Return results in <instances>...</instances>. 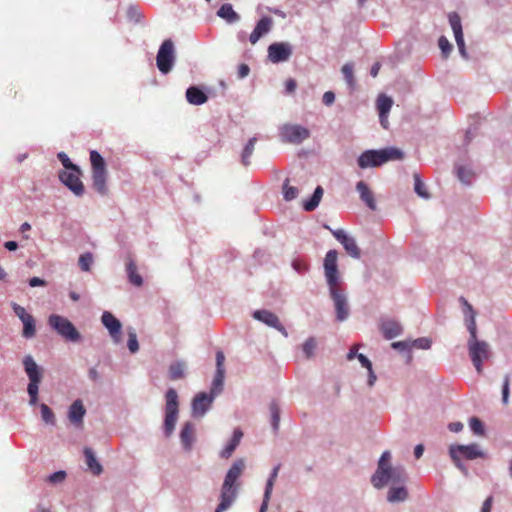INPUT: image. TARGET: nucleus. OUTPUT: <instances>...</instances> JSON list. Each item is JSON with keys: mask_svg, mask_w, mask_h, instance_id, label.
<instances>
[{"mask_svg": "<svg viewBox=\"0 0 512 512\" xmlns=\"http://www.w3.org/2000/svg\"><path fill=\"white\" fill-rule=\"evenodd\" d=\"M127 345H128V349L130 350L131 353H136L139 350L137 335L133 330L129 331V333H128Z\"/></svg>", "mask_w": 512, "mask_h": 512, "instance_id": "8fccbe9b", "label": "nucleus"}, {"mask_svg": "<svg viewBox=\"0 0 512 512\" xmlns=\"http://www.w3.org/2000/svg\"><path fill=\"white\" fill-rule=\"evenodd\" d=\"M461 301L469 313V319L467 320V328L470 333L468 340L469 355L477 372L482 373V362L489 357V346L485 341H479L477 339L476 315L473 307L466 299L461 298Z\"/></svg>", "mask_w": 512, "mask_h": 512, "instance_id": "f257e3e1", "label": "nucleus"}, {"mask_svg": "<svg viewBox=\"0 0 512 512\" xmlns=\"http://www.w3.org/2000/svg\"><path fill=\"white\" fill-rule=\"evenodd\" d=\"M411 346H415L420 349H429L431 346V341L428 338L422 337L414 340Z\"/></svg>", "mask_w": 512, "mask_h": 512, "instance_id": "864d4df0", "label": "nucleus"}, {"mask_svg": "<svg viewBox=\"0 0 512 512\" xmlns=\"http://www.w3.org/2000/svg\"><path fill=\"white\" fill-rule=\"evenodd\" d=\"M357 358H358L359 362L361 363V365L363 367L367 368V370H371L372 369L371 361L365 355L358 354Z\"/></svg>", "mask_w": 512, "mask_h": 512, "instance_id": "0e129e2a", "label": "nucleus"}, {"mask_svg": "<svg viewBox=\"0 0 512 512\" xmlns=\"http://www.w3.org/2000/svg\"><path fill=\"white\" fill-rule=\"evenodd\" d=\"M23 365L25 372L29 378V383L27 387V392L30 397L29 403L30 405H36V403L38 402V391L39 384L41 383L42 380V372L31 355L25 356V358L23 359Z\"/></svg>", "mask_w": 512, "mask_h": 512, "instance_id": "39448f33", "label": "nucleus"}, {"mask_svg": "<svg viewBox=\"0 0 512 512\" xmlns=\"http://www.w3.org/2000/svg\"><path fill=\"white\" fill-rule=\"evenodd\" d=\"M492 505H493V496H489L483 502V505L481 507V512H491Z\"/></svg>", "mask_w": 512, "mask_h": 512, "instance_id": "680f3d73", "label": "nucleus"}, {"mask_svg": "<svg viewBox=\"0 0 512 512\" xmlns=\"http://www.w3.org/2000/svg\"><path fill=\"white\" fill-rule=\"evenodd\" d=\"M93 263V256L90 253L82 254L79 257V266L83 271H89Z\"/></svg>", "mask_w": 512, "mask_h": 512, "instance_id": "de8ad7c7", "label": "nucleus"}, {"mask_svg": "<svg viewBox=\"0 0 512 512\" xmlns=\"http://www.w3.org/2000/svg\"><path fill=\"white\" fill-rule=\"evenodd\" d=\"M356 190L359 193L360 199L367 205L371 210H376V201L374 194L369 186L364 181H359L356 184Z\"/></svg>", "mask_w": 512, "mask_h": 512, "instance_id": "4be33fe9", "label": "nucleus"}, {"mask_svg": "<svg viewBox=\"0 0 512 512\" xmlns=\"http://www.w3.org/2000/svg\"><path fill=\"white\" fill-rule=\"evenodd\" d=\"M449 455L454 465L464 474H467V468L462 463L461 459L465 458L467 460H474L477 458H482L484 453L480 450L479 445L475 443L470 445L453 444L449 448Z\"/></svg>", "mask_w": 512, "mask_h": 512, "instance_id": "20e7f679", "label": "nucleus"}, {"mask_svg": "<svg viewBox=\"0 0 512 512\" xmlns=\"http://www.w3.org/2000/svg\"><path fill=\"white\" fill-rule=\"evenodd\" d=\"M217 15L229 23L236 22L239 19V15L233 10L232 5L227 3L220 7Z\"/></svg>", "mask_w": 512, "mask_h": 512, "instance_id": "2f4dec72", "label": "nucleus"}, {"mask_svg": "<svg viewBox=\"0 0 512 512\" xmlns=\"http://www.w3.org/2000/svg\"><path fill=\"white\" fill-rule=\"evenodd\" d=\"M403 158L401 150L390 147L381 150H367L358 158V165L362 169L368 167H378L390 160H399Z\"/></svg>", "mask_w": 512, "mask_h": 512, "instance_id": "7ed1b4c3", "label": "nucleus"}, {"mask_svg": "<svg viewBox=\"0 0 512 512\" xmlns=\"http://www.w3.org/2000/svg\"><path fill=\"white\" fill-rule=\"evenodd\" d=\"M225 356L222 351L216 353V371H225L224 369Z\"/></svg>", "mask_w": 512, "mask_h": 512, "instance_id": "13d9d810", "label": "nucleus"}, {"mask_svg": "<svg viewBox=\"0 0 512 512\" xmlns=\"http://www.w3.org/2000/svg\"><path fill=\"white\" fill-rule=\"evenodd\" d=\"M322 196H323V189L321 186H318L315 189L311 198L308 201L304 202V204H303L304 210L307 212H311V211L315 210L317 208V206L319 205Z\"/></svg>", "mask_w": 512, "mask_h": 512, "instance_id": "7c9ffc66", "label": "nucleus"}, {"mask_svg": "<svg viewBox=\"0 0 512 512\" xmlns=\"http://www.w3.org/2000/svg\"><path fill=\"white\" fill-rule=\"evenodd\" d=\"M181 442L186 450H190L195 439V427L192 423L186 422L180 433Z\"/></svg>", "mask_w": 512, "mask_h": 512, "instance_id": "a878e982", "label": "nucleus"}, {"mask_svg": "<svg viewBox=\"0 0 512 512\" xmlns=\"http://www.w3.org/2000/svg\"><path fill=\"white\" fill-rule=\"evenodd\" d=\"M214 397L206 393H199L192 402V414L195 417H202L210 408Z\"/></svg>", "mask_w": 512, "mask_h": 512, "instance_id": "dca6fc26", "label": "nucleus"}, {"mask_svg": "<svg viewBox=\"0 0 512 512\" xmlns=\"http://www.w3.org/2000/svg\"><path fill=\"white\" fill-rule=\"evenodd\" d=\"M92 171H107L103 157L95 150L90 152Z\"/></svg>", "mask_w": 512, "mask_h": 512, "instance_id": "f704fd0d", "label": "nucleus"}, {"mask_svg": "<svg viewBox=\"0 0 512 512\" xmlns=\"http://www.w3.org/2000/svg\"><path fill=\"white\" fill-rule=\"evenodd\" d=\"M40 410H41V416H42L43 421L47 424L54 425L56 422V419H55V415H54L53 411L50 409V407L43 403L40 405Z\"/></svg>", "mask_w": 512, "mask_h": 512, "instance_id": "79ce46f5", "label": "nucleus"}, {"mask_svg": "<svg viewBox=\"0 0 512 512\" xmlns=\"http://www.w3.org/2000/svg\"><path fill=\"white\" fill-rule=\"evenodd\" d=\"M414 181H415V192L422 198L428 199L430 195L425 189V185L422 182L420 176L418 174H414Z\"/></svg>", "mask_w": 512, "mask_h": 512, "instance_id": "c03bdc74", "label": "nucleus"}, {"mask_svg": "<svg viewBox=\"0 0 512 512\" xmlns=\"http://www.w3.org/2000/svg\"><path fill=\"white\" fill-rule=\"evenodd\" d=\"M58 158L66 169L77 170L78 167L71 162L69 157L64 152L59 153Z\"/></svg>", "mask_w": 512, "mask_h": 512, "instance_id": "603ef678", "label": "nucleus"}, {"mask_svg": "<svg viewBox=\"0 0 512 512\" xmlns=\"http://www.w3.org/2000/svg\"><path fill=\"white\" fill-rule=\"evenodd\" d=\"M391 346L394 349H399L401 351H404V350L409 349L411 347V344H409L408 342H405V341H398V342H393L391 344Z\"/></svg>", "mask_w": 512, "mask_h": 512, "instance_id": "69168bd1", "label": "nucleus"}, {"mask_svg": "<svg viewBox=\"0 0 512 512\" xmlns=\"http://www.w3.org/2000/svg\"><path fill=\"white\" fill-rule=\"evenodd\" d=\"M103 325L108 329L113 340L118 343L120 342L121 335V322L110 312L105 311L101 317Z\"/></svg>", "mask_w": 512, "mask_h": 512, "instance_id": "f3484780", "label": "nucleus"}, {"mask_svg": "<svg viewBox=\"0 0 512 512\" xmlns=\"http://www.w3.org/2000/svg\"><path fill=\"white\" fill-rule=\"evenodd\" d=\"M253 316L255 319L282 332L285 336L287 335L285 328L281 325L276 314L267 310H257L254 312Z\"/></svg>", "mask_w": 512, "mask_h": 512, "instance_id": "aec40b11", "label": "nucleus"}, {"mask_svg": "<svg viewBox=\"0 0 512 512\" xmlns=\"http://www.w3.org/2000/svg\"><path fill=\"white\" fill-rule=\"evenodd\" d=\"M86 413V409L81 400H76L72 403L69 408L68 418L69 421L76 427L83 425V418Z\"/></svg>", "mask_w": 512, "mask_h": 512, "instance_id": "412c9836", "label": "nucleus"}, {"mask_svg": "<svg viewBox=\"0 0 512 512\" xmlns=\"http://www.w3.org/2000/svg\"><path fill=\"white\" fill-rule=\"evenodd\" d=\"M322 101L326 106H331L335 101V94L332 91L325 92Z\"/></svg>", "mask_w": 512, "mask_h": 512, "instance_id": "bf43d9fd", "label": "nucleus"}, {"mask_svg": "<svg viewBox=\"0 0 512 512\" xmlns=\"http://www.w3.org/2000/svg\"><path fill=\"white\" fill-rule=\"evenodd\" d=\"M393 101L390 97L386 95H380L377 99V109L379 114H388L391 107H392Z\"/></svg>", "mask_w": 512, "mask_h": 512, "instance_id": "4c0bfd02", "label": "nucleus"}, {"mask_svg": "<svg viewBox=\"0 0 512 512\" xmlns=\"http://www.w3.org/2000/svg\"><path fill=\"white\" fill-rule=\"evenodd\" d=\"M84 456H85L86 464H87L89 470L94 475H100L103 471V468H102V465L96 459L93 450L91 448L86 447L84 449Z\"/></svg>", "mask_w": 512, "mask_h": 512, "instance_id": "cd10ccee", "label": "nucleus"}, {"mask_svg": "<svg viewBox=\"0 0 512 512\" xmlns=\"http://www.w3.org/2000/svg\"><path fill=\"white\" fill-rule=\"evenodd\" d=\"M186 99L192 105H202L207 102V95L198 87L191 86L186 90Z\"/></svg>", "mask_w": 512, "mask_h": 512, "instance_id": "b1692460", "label": "nucleus"}, {"mask_svg": "<svg viewBox=\"0 0 512 512\" xmlns=\"http://www.w3.org/2000/svg\"><path fill=\"white\" fill-rule=\"evenodd\" d=\"M316 346H317V343H316L315 338H313V337L308 338L304 342V344L302 346V349H303V352H304V354H305V356L307 358H310V357H312L314 355V351L316 349Z\"/></svg>", "mask_w": 512, "mask_h": 512, "instance_id": "49530a36", "label": "nucleus"}, {"mask_svg": "<svg viewBox=\"0 0 512 512\" xmlns=\"http://www.w3.org/2000/svg\"><path fill=\"white\" fill-rule=\"evenodd\" d=\"M332 235L339 241L347 254L352 258L359 259L361 256L360 248L358 247L355 239L346 234L342 229L331 230Z\"/></svg>", "mask_w": 512, "mask_h": 512, "instance_id": "ddd939ff", "label": "nucleus"}, {"mask_svg": "<svg viewBox=\"0 0 512 512\" xmlns=\"http://www.w3.org/2000/svg\"><path fill=\"white\" fill-rule=\"evenodd\" d=\"M12 308L14 313L19 317L21 321L23 319H26V317L30 316V314L26 312L25 308L20 306L19 304L13 303Z\"/></svg>", "mask_w": 512, "mask_h": 512, "instance_id": "4d7b16f0", "label": "nucleus"}, {"mask_svg": "<svg viewBox=\"0 0 512 512\" xmlns=\"http://www.w3.org/2000/svg\"><path fill=\"white\" fill-rule=\"evenodd\" d=\"M310 137V131L298 124H284L280 128L282 142L300 144Z\"/></svg>", "mask_w": 512, "mask_h": 512, "instance_id": "1a4fd4ad", "label": "nucleus"}, {"mask_svg": "<svg viewBox=\"0 0 512 512\" xmlns=\"http://www.w3.org/2000/svg\"><path fill=\"white\" fill-rule=\"evenodd\" d=\"M273 26V19L271 17H262L256 24L254 30L250 34L249 41L255 45L261 37L270 32Z\"/></svg>", "mask_w": 512, "mask_h": 512, "instance_id": "6ab92c4d", "label": "nucleus"}, {"mask_svg": "<svg viewBox=\"0 0 512 512\" xmlns=\"http://www.w3.org/2000/svg\"><path fill=\"white\" fill-rule=\"evenodd\" d=\"M243 437V432L237 428L233 432V436L226 447L221 451L220 456L222 458L228 459L232 456L233 452L239 445L241 439Z\"/></svg>", "mask_w": 512, "mask_h": 512, "instance_id": "bb28decb", "label": "nucleus"}, {"mask_svg": "<svg viewBox=\"0 0 512 512\" xmlns=\"http://www.w3.org/2000/svg\"><path fill=\"white\" fill-rule=\"evenodd\" d=\"M297 87V83L294 79H288L285 83V89L287 93H293Z\"/></svg>", "mask_w": 512, "mask_h": 512, "instance_id": "338daca9", "label": "nucleus"}, {"mask_svg": "<svg viewBox=\"0 0 512 512\" xmlns=\"http://www.w3.org/2000/svg\"><path fill=\"white\" fill-rule=\"evenodd\" d=\"M256 142H257V138L252 137L251 139H249L248 143L244 147L242 156H241V162L244 166H248L250 164V157L253 154Z\"/></svg>", "mask_w": 512, "mask_h": 512, "instance_id": "e433bc0d", "label": "nucleus"}, {"mask_svg": "<svg viewBox=\"0 0 512 512\" xmlns=\"http://www.w3.org/2000/svg\"><path fill=\"white\" fill-rule=\"evenodd\" d=\"M291 54V47L287 43H273L268 47V57L273 63L286 61Z\"/></svg>", "mask_w": 512, "mask_h": 512, "instance_id": "2eb2a0df", "label": "nucleus"}, {"mask_svg": "<svg viewBox=\"0 0 512 512\" xmlns=\"http://www.w3.org/2000/svg\"><path fill=\"white\" fill-rule=\"evenodd\" d=\"M29 285L31 287H37V286H45L46 282L45 280L39 278V277H32L29 280Z\"/></svg>", "mask_w": 512, "mask_h": 512, "instance_id": "774afa93", "label": "nucleus"}, {"mask_svg": "<svg viewBox=\"0 0 512 512\" xmlns=\"http://www.w3.org/2000/svg\"><path fill=\"white\" fill-rule=\"evenodd\" d=\"M23 332L22 335L25 338H32L36 334L35 320L32 315L22 320Z\"/></svg>", "mask_w": 512, "mask_h": 512, "instance_id": "c9c22d12", "label": "nucleus"}, {"mask_svg": "<svg viewBox=\"0 0 512 512\" xmlns=\"http://www.w3.org/2000/svg\"><path fill=\"white\" fill-rule=\"evenodd\" d=\"M457 176L461 182L464 184H470L471 180L474 177L473 171L465 166H459L457 168Z\"/></svg>", "mask_w": 512, "mask_h": 512, "instance_id": "a19ab883", "label": "nucleus"}, {"mask_svg": "<svg viewBox=\"0 0 512 512\" xmlns=\"http://www.w3.org/2000/svg\"><path fill=\"white\" fill-rule=\"evenodd\" d=\"M269 410L272 417V426L276 430L279 426L280 421V408L276 402H271L269 406Z\"/></svg>", "mask_w": 512, "mask_h": 512, "instance_id": "37998d69", "label": "nucleus"}, {"mask_svg": "<svg viewBox=\"0 0 512 512\" xmlns=\"http://www.w3.org/2000/svg\"><path fill=\"white\" fill-rule=\"evenodd\" d=\"M283 196L286 201H291L298 196V189L294 186H289L288 179L283 185Z\"/></svg>", "mask_w": 512, "mask_h": 512, "instance_id": "a18cd8bd", "label": "nucleus"}, {"mask_svg": "<svg viewBox=\"0 0 512 512\" xmlns=\"http://www.w3.org/2000/svg\"><path fill=\"white\" fill-rule=\"evenodd\" d=\"M449 23L451 25V28L454 32L455 40L459 49V52L463 57H466V48H465V42L463 38V31H462V25H461V19L458 13L451 12L448 15Z\"/></svg>", "mask_w": 512, "mask_h": 512, "instance_id": "4468645a", "label": "nucleus"}, {"mask_svg": "<svg viewBox=\"0 0 512 512\" xmlns=\"http://www.w3.org/2000/svg\"><path fill=\"white\" fill-rule=\"evenodd\" d=\"M66 473L64 471H57L48 477V481L52 484L61 483L64 481Z\"/></svg>", "mask_w": 512, "mask_h": 512, "instance_id": "5fc2aeb1", "label": "nucleus"}, {"mask_svg": "<svg viewBox=\"0 0 512 512\" xmlns=\"http://www.w3.org/2000/svg\"><path fill=\"white\" fill-rule=\"evenodd\" d=\"M391 458V454L389 451H385L382 453L379 461H378V467L376 472L371 478V482L373 486L377 489L383 488V481L384 480V474H385V468L390 466L389 461Z\"/></svg>", "mask_w": 512, "mask_h": 512, "instance_id": "a211bd4d", "label": "nucleus"}, {"mask_svg": "<svg viewBox=\"0 0 512 512\" xmlns=\"http://www.w3.org/2000/svg\"><path fill=\"white\" fill-rule=\"evenodd\" d=\"M174 60V43L171 39H166L161 44L156 57V64L159 71L163 74L169 73L172 70Z\"/></svg>", "mask_w": 512, "mask_h": 512, "instance_id": "6e6552de", "label": "nucleus"}, {"mask_svg": "<svg viewBox=\"0 0 512 512\" xmlns=\"http://www.w3.org/2000/svg\"><path fill=\"white\" fill-rule=\"evenodd\" d=\"M93 188L100 194L106 195L107 188V171H92Z\"/></svg>", "mask_w": 512, "mask_h": 512, "instance_id": "393cba45", "label": "nucleus"}, {"mask_svg": "<svg viewBox=\"0 0 512 512\" xmlns=\"http://www.w3.org/2000/svg\"><path fill=\"white\" fill-rule=\"evenodd\" d=\"M186 365L182 361H176L169 366V378L171 380L182 379L185 376Z\"/></svg>", "mask_w": 512, "mask_h": 512, "instance_id": "473e14b6", "label": "nucleus"}, {"mask_svg": "<svg viewBox=\"0 0 512 512\" xmlns=\"http://www.w3.org/2000/svg\"><path fill=\"white\" fill-rule=\"evenodd\" d=\"M381 330L386 339H392L400 335L402 328L395 321H386L382 323Z\"/></svg>", "mask_w": 512, "mask_h": 512, "instance_id": "c85d7f7f", "label": "nucleus"}, {"mask_svg": "<svg viewBox=\"0 0 512 512\" xmlns=\"http://www.w3.org/2000/svg\"><path fill=\"white\" fill-rule=\"evenodd\" d=\"M509 385H510L509 376L506 375L505 378H504V383H503V387H502V401H503L504 404L508 403Z\"/></svg>", "mask_w": 512, "mask_h": 512, "instance_id": "6e6d98bb", "label": "nucleus"}, {"mask_svg": "<svg viewBox=\"0 0 512 512\" xmlns=\"http://www.w3.org/2000/svg\"><path fill=\"white\" fill-rule=\"evenodd\" d=\"M469 425L474 434L479 436L484 434V426L480 419H478L477 417H472L470 419Z\"/></svg>", "mask_w": 512, "mask_h": 512, "instance_id": "09e8293b", "label": "nucleus"}, {"mask_svg": "<svg viewBox=\"0 0 512 512\" xmlns=\"http://www.w3.org/2000/svg\"><path fill=\"white\" fill-rule=\"evenodd\" d=\"M250 72V68L247 64H240L239 67H238V77L240 79L242 78H245L246 76H248Z\"/></svg>", "mask_w": 512, "mask_h": 512, "instance_id": "e2e57ef3", "label": "nucleus"}, {"mask_svg": "<svg viewBox=\"0 0 512 512\" xmlns=\"http://www.w3.org/2000/svg\"><path fill=\"white\" fill-rule=\"evenodd\" d=\"M330 295L334 302L336 317L338 321H344L349 315V308L346 296L339 289V285L329 286Z\"/></svg>", "mask_w": 512, "mask_h": 512, "instance_id": "f8f14e48", "label": "nucleus"}, {"mask_svg": "<svg viewBox=\"0 0 512 512\" xmlns=\"http://www.w3.org/2000/svg\"><path fill=\"white\" fill-rule=\"evenodd\" d=\"M224 375H225V371H220V372L216 371V374H215V377H214V380L212 383L211 392H210L211 396L215 397L217 394H219L222 391Z\"/></svg>", "mask_w": 512, "mask_h": 512, "instance_id": "58836bf2", "label": "nucleus"}, {"mask_svg": "<svg viewBox=\"0 0 512 512\" xmlns=\"http://www.w3.org/2000/svg\"><path fill=\"white\" fill-rule=\"evenodd\" d=\"M276 478H277L276 476H273L270 474V477L267 480L266 488H265L266 496H268V494H272V490H273Z\"/></svg>", "mask_w": 512, "mask_h": 512, "instance_id": "052dcab7", "label": "nucleus"}, {"mask_svg": "<svg viewBox=\"0 0 512 512\" xmlns=\"http://www.w3.org/2000/svg\"><path fill=\"white\" fill-rule=\"evenodd\" d=\"M383 487L388 484V482L392 483H401L405 479V471L402 467H392L391 465L385 468Z\"/></svg>", "mask_w": 512, "mask_h": 512, "instance_id": "5701e85b", "label": "nucleus"}, {"mask_svg": "<svg viewBox=\"0 0 512 512\" xmlns=\"http://www.w3.org/2000/svg\"><path fill=\"white\" fill-rule=\"evenodd\" d=\"M338 253L336 250H329L324 259L325 277L328 286L339 285V273L337 266Z\"/></svg>", "mask_w": 512, "mask_h": 512, "instance_id": "9d476101", "label": "nucleus"}, {"mask_svg": "<svg viewBox=\"0 0 512 512\" xmlns=\"http://www.w3.org/2000/svg\"><path fill=\"white\" fill-rule=\"evenodd\" d=\"M165 405V420L164 430L167 436H170L175 429V425L178 419V394L175 389L170 388L167 390Z\"/></svg>", "mask_w": 512, "mask_h": 512, "instance_id": "0eeeda50", "label": "nucleus"}, {"mask_svg": "<svg viewBox=\"0 0 512 512\" xmlns=\"http://www.w3.org/2000/svg\"><path fill=\"white\" fill-rule=\"evenodd\" d=\"M438 44H439V48L441 49L443 55L445 57L448 56V54L451 52L452 50V45L450 44V42L448 41V39L445 37V36H441L439 38V41H438Z\"/></svg>", "mask_w": 512, "mask_h": 512, "instance_id": "3c124183", "label": "nucleus"}, {"mask_svg": "<svg viewBox=\"0 0 512 512\" xmlns=\"http://www.w3.org/2000/svg\"><path fill=\"white\" fill-rule=\"evenodd\" d=\"M126 271L128 275V279L131 284L134 286L140 287L143 284V279L141 275L137 271V266L135 262L130 259L126 264Z\"/></svg>", "mask_w": 512, "mask_h": 512, "instance_id": "c756f323", "label": "nucleus"}, {"mask_svg": "<svg viewBox=\"0 0 512 512\" xmlns=\"http://www.w3.org/2000/svg\"><path fill=\"white\" fill-rule=\"evenodd\" d=\"M48 324L67 341L77 342L81 338L79 331L73 323L63 316L57 314L50 315L48 318Z\"/></svg>", "mask_w": 512, "mask_h": 512, "instance_id": "423d86ee", "label": "nucleus"}, {"mask_svg": "<svg viewBox=\"0 0 512 512\" xmlns=\"http://www.w3.org/2000/svg\"><path fill=\"white\" fill-rule=\"evenodd\" d=\"M341 71H342V74L344 76V79H345L347 85L353 89L356 84V81L354 78V72H353V64L352 63L344 64L341 68Z\"/></svg>", "mask_w": 512, "mask_h": 512, "instance_id": "ea45409f", "label": "nucleus"}, {"mask_svg": "<svg viewBox=\"0 0 512 512\" xmlns=\"http://www.w3.org/2000/svg\"><path fill=\"white\" fill-rule=\"evenodd\" d=\"M407 496L408 493L405 487H392L388 491L387 499L389 502H399L406 500Z\"/></svg>", "mask_w": 512, "mask_h": 512, "instance_id": "72a5a7b5", "label": "nucleus"}, {"mask_svg": "<svg viewBox=\"0 0 512 512\" xmlns=\"http://www.w3.org/2000/svg\"><path fill=\"white\" fill-rule=\"evenodd\" d=\"M245 470V461L244 459L240 458L237 459L228 472L226 473V476L224 478L222 487H221V494H220V503L218 504L215 512H224L227 510L232 503L235 501L238 489L240 487L239 479L242 476L243 472Z\"/></svg>", "mask_w": 512, "mask_h": 512, "instance_id": "f03ea898", "label": "nucleus"}, {"mask_svg": "<svg viewBox=\"0 0 512 512\" xmlns=\"http://www.w3.org/2000/svg\"><path fill=\"white\" fill-rule=\"evenodd\" d=\"M81 171L77 170L62 171L59 173L60 181L67 186L75 195L81 196L84 193V185L80 180Z\"/></svg>", "mask_w": 512, "mask_h": 512, "instance_id": "9b49d317", "label": "nucleus"}]
</instances>
